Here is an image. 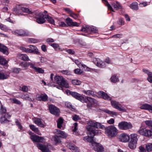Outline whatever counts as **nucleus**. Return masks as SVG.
Instances as JSON below:
<instances>
[{
  "label": "nucleus",
  "mask_w": 152,
  "mask_h": 152,
  "mask_svg": "<svg viewBox=\"0 0 152 152\" xmlns=\"http://www.w3.org/2000/svg\"><path fill=\"white\" fill-rule=\"evenodd\" d=\"M99 94L101 95L104 99L110 101L112 105L116 109L120 111L125 112L126 110L122 107L121 104L115 101H111L112 98L110 97L107 93L102 91H100L99 92Z\"/></svg>",
  "instance_id": "f257e3e1"
},
{
  "label": "nucleus",
  "mask_w": 152,
  "mask_h": 152,
  "mask_svg": "<svg viewBox=\"0 0 152 152\" xmlns=\"http://www.w3.org/2000/svg\"><path fill=\"white\" fill-rule=\"evenodd\" d=\"M150 129L141 127L138 131L139 134L146 137H150L152 136V120H146L143 122Z\"/></svg>",
  "instance_id": "f03ea898"
},
{
  "label": "nucleus",
  "mask_w": 152,
  "mask_h": 152,
  "mask_svg": "<svg viewBox=\"0 0 152 152\" xmlns=\"http://www.w3.org/2000/svg\"><path fill=\"white\" fill-rule=\"evenodd\" d=\"M130 136L126 133H123L121 134L118 137V139L119 141L124 142H128V147L130 149H133V137L132 134L130 135Z\"/></svg>",
  "instance_id": "7ed1b4c3"
},
{
  "label": "nucleus",
  "mask_w": 152,
  "mask_h": 152,
  "mask_svg": "<svg viewBox=\"0 0 152 152\" xmlns=\"http://www.w3.org/2000/svg\"><path fill=\"white\" fill-rule=\"evenodd\" d=\"M105 129V132L108 136L111 138L115 137L118 133V130L113 125L109 126Z\"/></svg>",
  "instance_id": "20e7f679"
},
{
  "label": "nucleus",
  "mask_w": 152,
  "mask_h": 152,
  "mask_svg": "<svg viewBox=\"0 0 152 152\" xmlns=\"http://www.w3.org/2000/svg\"><path fill=\"white\" fill-rule=\"evenodd\" d=\"M54 80L56 83L59 86H62L63 87L66 88H69L68 83L62 76H56L54 77Z\"/></svg>",
  "instance_id": "39448f33"
},
{
  "label": "nucleus",
  "mask_w": 152,
  "mask_h": 152,
  "mask_svg": "<svg viewBox=\"0 0 152 152\" xmlns=\"http://www.w3.org/2000/svg\"><path fill=\"white\" fill-rule=\"evenodd\" d=\"M66 92L68 95H71L75 99L83 102L84 99V97L83 95L80 94L76 92L71 91L68 90H67Z\"/></svg>",
  "instance_id": "423d86ee"
},
{
  "label": "nucleus",
  "mask_w": 152,
  "mask_h": 152,
  "mask_svg": "<svg viewBox=\"0 0 152 152\" xmlns=\"http://www.w3.org/2000/svg\"><path fill=\"white\" fill-rule=\"evenodd\" d=\"M46 14H44L43 13L39 12L37 14L35 17L36 21L40 24H42L46 22Z\"/></svg>",
  "instance_id": "0eeeda50"
},
{
  "label": "nucleus",
  "mask_w": 152,
  "mask_h": 152,
  "mask_svg": "<svg viewBox=\"0 0 152 152\" xmlns=\"http://www.w3.org/2000/svg\"><path fill=\"white\" fill-rule=\"evenodd\" d=\"M118 126L119 129L123 130H127L132 128V125L129 122L122 121L119 123Z\"/></svg>",
  "instance_id": "6e6552de"
},
{
  "label": "nucleus",
  "mask_w": 152,
  "mask_h": 152,
  "mask_svg": "<svg viewBox=\"0 0 152 152\" xmlns=\"http://www.w3.org/2000/svg\"><path fill=\"white\" fill-rule=\"evenodd\" d=\"M28 133L29 134L31 135L30 139L33 142L42 143L44 142L45 139L43 137L37 135H31L33 133L30 131L28 132Z\"/></svg>",
  "instance_id": "1a4fd4ad"
},
{
  "label": "nucleus",
  "mask_w": 152,
  "mask_h": 152,
  "mask_svg": "<svg viewBox=\"0 0 152 152\" xmlns=\"http://www.w3.org/2000/svg\"><path fill=\"white\" fill-rule=\"evenodd\" d=\"M50 113L55 115L58 116L59 115L60 110L58 108L53 104H50L49 107Z\"/></svg>",
  "instance_id": "9d476101"
},
{
  "label": "nucleus",
  "mask_w": 152,
  "mask_h": 152,
  "mask_svg": "<svg viewBox=\"0 0 152 152\" xmlns=\"http://www.w3.org/2000/svg\"><path fill=\"white\" fill-rule=\"evenodd\" d=\"M90 127H94L97 129H103L105 128V126L101 123L96 122L95 121H90L89 123Z\"/></svg>",
  "instance_id": "9b49d317"
},
{
  "label": "nucleus",
  "mask_w": 152,
  "mask_h": 152,
  "mask_svg": "<svg viewBox=\"0 0 152 152\" xmlns=\"http://www.w3.org/2000/svg\"><path fill=\"white\" fill-rule=\"evenodd\" d=\"M90 127H94L97 129H103L105 128V126L101 123L96 122L95 121H90L89 123Z\"/></svg>",
  "instance_id": "f8f14e48"
},
{
  "label": "nucleus",
  "mask_w": 152,
  "mask_h": 152,
  "mask_svg": "<svg viewBox=\"0 0 152 152\" xmlns=\"http://www.w3.org/2000/svg\"><path fill=\"white\" fill-rule=\"evenodd\" d=\"M93 61L94 64L99 67L104 68L106 66L105 62L102 61L99 58H94L93 59Z\"/></svg>",
  "instance_id": "ddd939ff"
},
{
  "label": "nucleus",
  "mask_w": 152,
  "mask_h": 152,
  "mask_svg": "<svg viewBox=\"0 0 152 152\" xmlns=\"http://www.w3.org/2000/svg\"><path fill=\"white\" fill-rule=\"evenodd\" d=\"M15 33L16 35L22 37L27 36L29 35L28 32L26 30L20 29L16 30Z\"/></svg>",
  "instance_id": "4468645a"
},
{
  "label": "nucleus",
  "mask_w": 152,
  "mask_h": 152,
  "mask_svg": "<svg viewBox=\"0 0 152 152\" xmlns=\"http://www.w3.org/2000/svg\"><path fill=\"white\" fill-rule=\"evenodd\" d=\"M48 96L45 93L40 95L37 94L36 96V99L39 101L47 102L48 100Z\"/></svg>",
  "instance_id": "2eb2a0df"
},
{
  "label": "nucleus",
  "mask_w": 152,
  "mask_h": 152,
  "mask_svg": "<svg viewBox=\"0 0 152 152\" xmlns=\"http://www.w3.org/2000/svg\"><path fill=\"white\" fill-rule=\"evenodd\" d=\"M94 149L97 152H102L104 151V148L102 145L99 143L94 142L93 144Z\"/></svg>",
  "instance_id": "dca6fc26"
},
{
  "label": "nucleus",
  "mask_w": 152,
  "mask_h": 152,
  "mask_svg": "<svg viewBox=\"0 0 152 152\" xmlns=\"http://www.w3.org/2000/svg\"><path fill=\"white\" fill-rule=\"evenodd\" d=\"M88 131V132L89 135L92 136L93 137L96 135L98 132V130H96L94 128L91 127H89L87 128Z\"/></svg>",
  "instance_id": "f3484780"
},
{
  "label": "nucleus",
  "mask_w": 152,
  "mask_h": 152,
  "mask_svg": "<svg viewBox=\"0 0 152 152\" xmlns=\"http://www.w3.org/2000/svg\"><path fill=\"white\" fill-rule=\"evenodd\" d=\"M88 102L94 105L96 104L97 102L96 99L91 97L87 96V97H84L83 103H87Z\"/></svg>",
  "instance_id": "a211bd4d"
},
{
  "label": "nucleus",
  "mask_w": 152,
  "mask_h": 152,
  "mask_svg": "<svg viewBox=\"0 0 152 152\" xmlns=\"http://www.w3.org/2000/svg\"><path fill=\"white\" fill-rule=\"evenodd\" d=\"M37 147L42 152H52L49 149L41 143L37 144Z\"/></svg>",
  "instance_id": "6ab92c4d"
},
{
  "label": "nucleus",
  "mask_w": 152,
  "mask_h": 152,
  "mask_svg": "<svg viewBox=\"0 0 152 152\" xmlns=\"http://www.w3.org/2000/svg\"><path fill=\"white\" fill-rule=\"evenodd\" d=\"M140 109L148 110L149 112L152 113V104H149L145 103L142 104L140 107Z\"/></svg>",
  "instance_id": "aec40b11"
},
{
  "label": "nucleus",
  "mask_w": 152,
  "mask_h": 152,
  "mask_svg": "<svg viewBox=\"0 0 152 152\" xmlns=\"http://www.w3.org/2000/svg\"><path fill=\"white\" fill-rule=\"evenodd\" d=\"M56 135L59 137L66 138L67 136V134L64 132L59 129H56Z\"/></svg>",
  "instance_id": "412c9836"
},
{
  "label": "nucleus",
  "mask_w": 152,
  "mask_h": 152,
  "mask_svg": "<svg viewBox=\"0 0 152 152\" xmlns=\"http://www.w3.org/2000/svg\"><path fill=\"white\" fill-rule=\"evenodd\" d=\"M0 51L7 55L9 54L8 48L5 46L0 43Z\"/></svg>",
  "instance_id": "4be33fe9"
},
{
  "label": "nucleus",
  "mask_w": 152,
  "mask_h": 152,
  "mask_svg": "<svg viewBox=\"0 0 152 152\" xmlns=\"http://www.w3.org/2000/svg\"><path fill=\"white\" fill-rule=\"evenodd\" d=\"M28 46L30 48V50H31L32 51H33V52H31V53L37 55H39L40 54V53L38 51V50L36 46L32 45H29Z\"/></svg>",
  "instance_id": "5701e85b"
},
{
  "label": "nucleus",
  "mask_w": 152,
  "mask_h": 152,
  "mask_svg": "<svg viewBox=\"0 0 152 152\" xmlns=\"http://www.w3.org/2000/svg\"><path fill=\"white\" fill-rule=\"evenodd\" d=\"M18 57L20 59L23 61H28L30 60L28 56L25 54H20Z\"/></svg>",
  "instance_id": "b1692460"
},
{
  "label": "nucleus",
  "mask_w": 152,
  "mask_h": 152,
  "mask_svg": "<svg viewBox=\"0 0 152 152\" xmlns=\"http://www.w3.org/2000/svg\"><path fill=\"white\" fill-rule=\"evenodd\" d=\"M111 4L112 7H113L114 9L116 10H117L118 9L121 8V6L118 1H116V3L114 2H113Z\"/></svg>",
  "instance_id": "393cba45"
},
{
  "label": "nucleus",
  "mask_w": 152,
  "mask_h": 152,
  "mask_svg": "<svg viewBox=\"0 0 152 152\" xmlns=\"http://www.w3.org/2000/svg\"><path fill=\"white\" fill-rule=\"evenodd\" d=\"M93 138V137L92 136H87L83 138V140L85 141L91 143L92 145L95 142L94 141Z\"/></svg>",
  "instance_id": "a878e982"
},
{
  "label": "nucleus",
  "mask_w": 152,
  "mask_h": 152,
  "mask_svg": "<svg viewBox=\"0 0 152 152\" xmlns=\"http://www.w3.org/2000/svg\"><path fill=\"white\" fill-rule=\"evenodd\" d=\"M9 77V75L0 71V80L6 79H7Z\"/></svg>",
  "instance_id": "bb28decb"
},
{
  "label": "nucleus",
  "mask_w": 152,
  "mask_h": 152,
  "mask_svg": "<svg viewBox=\"0 0 152 152\" xmlns=\"http://www.w3.org/2000/svg\"><path fill=\"white\" fill-rule=\"evenodd\" d=\"M20 9L24 12L29 14H32L33 12L27 8L21 7H19Z\"/></svg>",
  "instance_id": "cd10ccee"
},
{
  "label": "nucleus",
  "mask_w": 152,
  "mask_h": 152,
  "mask_svg": "<svg viewBox=\"0 0 152 152\" xmlns=\"http://www.w3.org/2000/svg\"><path fill=\"white\" fill-rule=\"evenodd\" d=\"M88 30L91 31L92 33L94 34H97L98 32V30L96 27L92 26H89L88 27H86Z\"/></svg>",
  "instance_id": "c85d7f7f"
},
{
  "label": "nucleus",
  "mask_w": 152,
  "mask_h": 152,
  "mask_svg": "<svg viewBox=\"0 0 152 152\" xmlns=\"http://www.w3.org/2000/svg\"><path fill=\"white\" fill-rule=\"evenodd\" d=\"M10 121L8 120L5 116H2L0 118V122L1 124H3L8 123Z\"/></svg>",
  "instance_id": "c756f323"
},
{
  "label": "nucleus",
  "mask_w": 152,
  "mask_h": 152,
  "mask_svg": "<svg viewBox=\"0 0 152 152\" xmlns=\"http://www.w3.org/2000/svg\"><path fill=\"white\" fill-rule=\"evenodd\" d=\"M46 18L48 22L50 24L54 25L55 24V21L53 18L49 16L48 15H46Z\"/></svg>",
  "instance_id": "7c9ffc66"
},
{
  "label": "nucleus",
  "mask_w": 152,
  "mask_h": 152,
  "mask_svg": "<svg viewBox=\"0 0 152 152\" xmlns=\"http://www.w3.org/2000/svg\"><path fill=\"white\" fill-rule=\"evenodd\" d=\"M34 123L39 126L42 127H44V124L42 123L40 119L37 118L34 121Z\"/></svg>",
  "instance_id": "2f4dec72"
},
{
  "label": "nucleus",
  "mask_w": 152,
  "mask_h": 152,
  "mask_svg": "<svg viewBox=\"0 0 152 152\" xmlns=\"http://www.w3.org/2000/svg\"><path fill=\"white\" fill-rule=\"evenodd\" d=\"M65 105L67 107L72 111L75 110L74 106L72 105L71 103L69 102H66Z\"/></svg>",
  "instance_id": "473e14b6"
},
{
  "label": "nucleus",
  "mask_w": 152,
  "mask_h": 152,
  "mask_svg": "<svg viewBox=\"0 0 152 152\" xmlns=\"http://www.w3.org/2000/svg\"><path fill=\"white\" fill-rule=\"evenodd\" d=\"M7 63L8 61L2 56H0V64L4 65L7 64Z\"/></svg>",
  "instance_id": "72a5a7b5"
},
{
  "label": "nucleus",
  "mask_w": 152,
  "mask_h": 152,
  "mask_svg": "<svg viewBox=\"0 0 152 152\" xmlns=\"http://www.w3.org/2000/svg\"><path fill=\"white\" fill-rule=\"evenodd\" d=\"M103 111L105 113L110 115H118L117 112H115L113 111H111L107 109H105Z\"/></svg>",
  "instance_id": "f704fd0d"
},
{
  "label": "nucleus",
  "mask_w": 152,
  "mask_h": 152,
  "mask_svg": "<svg viewBox=\"0 0 152 152\" xmlns=\"http://www.w3.org/2000/svg\"><path fill=\"white\" fill-rule=\"evenodd\" d=\"M63 123V119L61 118H60L58 120L57 123V127L59 129H61L62 127V124Z\"/></svg>",
  "instance_id": "c9c22d12"
},
{
  "label": "nucleus",
  "mask_w": 152,
  "mask_h": 152,
  "mask_svg": "<svg viewBox=\"0 0 152 152\" xmlns=\"http://www.w3.org/2000/svg\"><path fill=\"white\" fill-rule=\"evenodd\" d=\"M110 80L113 83H116L119 80L118 77L115 75H113L110 78Z\"/></svg>",
  "instance_id": "e433bc0d"
},
{
  "label": "nucleus",
  "mask_w": 152,
  "mask_h": 152,
  "mask_svg": "<svg viewBox=\"0 0 152 152\" xmlns=\"http://www.w3.org/2000/svg\"><path fill=\"white\" fill-rule=\"evenodd\" d=\"M7 111V109L3 105L1 104L0 107V114H2L5 113Z\"/></svg>",
  "instance_id": "4c0bfd02"
},
{
  "label": "nucleus",
  "mask_w": 152,
  "mask_h": 152,
  "mask_svg": "<svg viewBox=\"0 0 152 152\" xmlns=\"http://www.w3.org/2000/svg\"><path fill=\"white\" fill-rule=\"evenodd\" d=\"M29 127L30 129L36 133H38L39 132V130L38 128L36 127L34 125H30Z\"/></svg>",
  "instance_id": "58836bf2"
},
{
  "label": "nucleus",
  "mask_w": 152,
  "mask_h": 152,
  "mask_svg": "<svg viewBox=\"0 0 152 152\" xmlns=\"http://www.w3.org/2000/svg\"><path fill=\"white\" fill-rule=\"evenodd\" d=\"M27 41L29 43H36L39 42V40L32 38L28 39Z\"/></svg>",
  "instance_id": "ea45409f"
},
{
  "label": "nucleus",
  "mask_w": 152,
  "mask_h": 152,
  "mask_svg": "<svg viewBox=\"0 0 152 152\" xmlns=\"http://www.w3.org/2000/svg\"><path fill=\"white\" fill-rule=\"evenodd\" d=\"M146 149L148 152L152 151V143H148L146 145Z\"/></svg>",
  "instance_id": "a19ab883"
},
{
  "label": "nucleus",
  "mask_w": 152,
  "mask_h": 152,
  "mask_svg": "<svg viewBox=\"0 0 152 152\" xmlns=\"http://www.w3.org/2000/svg\"><path fill=\"white\" fill-rule=\"evenodd\" d=\"M102 1H104L106 3V6L107 7V8L108 10H109L110 11L115 12L113 9L112 7L111 6V5L109 4L108 1L106 0H102Z\"/></svg>",
  "instance_id": "79ce46f5"
},
{
  "label": "nucleus",
  "mask_w": 152,
  "mask_h": 152,
  "mask_svg": "<svg viewBox=\"0 0 152 152\" xmlns=\"http://www.w3.org/2000/svg\"><path fill=\"white\" fill-rule=\"evenodd\" d=\"M66 24L67 26H71L72 24V23L73 22H72V20L69 18H68L66 19Z\"/></svg>",
  "instance_id": "37998d69"
},
{
  "label": "nucleus",
  "mask_w": 152,
  "mask_h": 152,
  "mask_svg": "<svg viewBox=\"0 0 152 152\" xmlns=\"http://www.w3.org/2000/svg\"><path fill=\"white\" fill-rule=\"evenodd\" d=\"M15 124L16 125L18 126L19 129L22 130L23 129V127L21 125L18 119H15Z\"/></svg>",
  "instance_id": "c03bdc74"
},
{
  "label": "nucleus",
  "mask_w": 152,
  "mask_h": 152,
  "mask_svg": "<svg viewBox=\"0 0 152 152\" xmlns=\"http://www.w3.org/2000/svg\"><path fill=\"white\" fill-rule=\"evenodd\" d=\"M49 45L53 48L55 51H58V48L59 47V45L57 43H50Z\"/></svg>",
  "instance_id": "a18cd8bd"
},
{
  "label": "nucleus",
  "mask_w": 152,
  "mask_h": 152,
  "mask_svg": "<svg viewBox=\"0 0 152 152\" xmlns=\"http://www.w3.org/2000/svg\"><path fill=\"white\" fill-rule=\"evenodd\" d=\"M69 148L70 149L73 151H76L77 149V147L72 143H69Z\"/></svg>",
  "instance_id": "49530a36"
},
{
  "label": "nucleus",
  "mask_w": 152,
  "mask_h": 152,
  "mask_svg": "<svg viewBox=\"0 0 152 152\" xmlns=\"http://www.w3.org/2000/svg\"><path fill=\"white\" fill-rule=\"evenodd\" d=\"M35 71L36 72L41 74H43L44 72V71L42 68L39 67H36L35 68Z\"/></svg>",
  "instance_id": "de8ad7c7"
},
{
  "label": "nucleus",
  "mask_w": 152,
  "mask_h": 152,
  "mask_svg": "<svg viewBox=\"0 0 152 152\" xmlns=\"http://www.w3.org/2000/svg\"><path fill=\"white\" fill-rule=\"evenodd\" d=\"M21 70V69L19 68H14L12 69V72L16 74H18L20 73Z\"/></svg>",
  "instance_id": "09e8293b"
},
{
  "label": "nucleus",
  "mask_w": 152,
  "mask_h": 152,
  "mask_svg": "<svg viewBox=\"0 0 152 152\" xmlns=\"http://www.w3.org/2000/svg\"><path fill=\"white\" fill-rule=\"evenodd\" d=\"M82 92L83 93L87 95L90 96L92 94H93V91L91 90H88L87 91L83 90Z\"/></svg>",
  "instance_id": "8fccbe9b"
},
{
  "label": "nucleus",
  "mask_w": 152,
  "mask_h": 152,
  "mask_svg": "<svg viewBox=\"0 0 152 152\" xmlns=\"http://www.w3.org/2000/svg\"><path fill=\"white\" fill-rule=\"evenodd\" d=\"M22 50L23 52L26 53H31V52H33V51H32L30 49L24 47H23Z\"/></svg>",
  "instance_id": "3c124183"
},
{
  "label": "nucleus",
  "mask_w": 152,
  "mask_h": 152,
  "mask_svg": "<svg viewBox=\"0 0 152 152\" xmlns=\"http://www.w3.org/2000/svg\"><path fill=\"white\" fill-rule=\"evenodd\" d=\"M118 24L121 25H123L125 24V22L123 18H120L118 22Z\"/></svg>",
  "instance_id": "603ef678"
},
{
  "label": "nucleus",
  "mask_w": 152,
  "mask_h": 152,
  "mask_svg": "<svg viewBox=\"0 0 152 152\" xmlns=\"http://www.w3.org/2000/svg\"><path fill=\"white\" fill-rule=\"evenodd\" d=\"M0 28L2 30L6 31L8 30L7 26L2 24H1L0 26Z\"/></svg>",
  "instance_id": "864d4df0"
},
{
  "label": "nucleus",
  "mask_w": 152,
  "mask_h": 152,
  "mask_svg": "<svg viewBox=\"0 0 152 152\" xmlns=\"http://www.w3.org/2000/svg\"><path fill=\"white\" fill-rule=\"evenodd\" d=\"M142 71L144 72L147 74L148 76L151 75H152V72L149 71L146 69L145 68L143 69Z\"/></svg>",
  "instance_id": "5fc2aeb1"
},
{
  "label": "nucleus",
  "mask_w": 152,
  "mask_h": 152,
  "mask_svg": "<svg viewBox=\"0 0 152 152\" xmlns=\"http://www.w3.org/2000/svg\"><path fill=\"white\" fill-rule=\"evenodd\" d=\"M72 82L74 85H79L81 83V81L78 80H73L72 81Z\"/></svg>",
  "instance_id": "6e6d98bb"
},
{
  "label": "nucleus",
  "mask_w": 152,
  "mask_h": 152,
  "mask_svg": "<svg viewBox=\"0 0 152 152\" xmlns=\"http://www.w3.org/2000/svg\"><path fill=\"white\" fill-rule=\"evenodd\" d=\"M61 72L65 75H70L71 74V72L67 70H62L61 71Z\"/></svg>",
  "instance_id": "4d7b16f0"
},
{
  "label": "nucleus",
  "mask_w": 152,
  "mask_h": 152,
  "mask_svg": "<svg viewBox=\"0 0 152 152\" xmlns=\"http://www.w3.org/2000/svg\"><path fill=\"white\" fill-rule=\"evenodd\" d=\"M20 9H18L17 8H14L13 10V11L15 12L16 14L20 15H22V14L20 12L19 10Z\"/></svg>",
  "instance_id": "13d9d810"
},
{
  "label": "nucleus",
  "mask_w": 152,
  "mask_h": 152,
  "mask_svg": "<svg viewBox=\"0 0 152 152\" xmlns=\"http://www.w3.org/2000/svg\"><path fill=\"white\" fill-rule=\"evenodd\" d=\"M72 119L75 121H76L78 120H80V118L78 115H74L72 116Z\"/></svg>",
  "instance_id": "bf43d9fd"
},
{
  "label": "nucleus",
  "mask_w": 152,
  "mask_h": 152,
  "mask_svg": "<svg viewBox=\"0 0 152 152\" xmlns=\"http://www.w3.org/2000/svg\"><path fill=\"white\" fill-rule=\"evenodd\" d=\"M74 72L77 74L78 75H80L81 74L82 72L81 71L80 69L77 68L76 69H75L74 70Z\"/></svg>",
  "instance_id": "052dcab7"
},
{
  "label": "nucleus",
  "mask_w": 152,
  "mask_h": 152,
  "mask_svg": "<svg viewBox=\"0 0 152 152\" xmlns=\"http://www.w3.org/2000/svg\"><path fill=\"white\" fill-rule=\"evenodd\" d=\"M13 103L14 104H21V102L17 99L15 98H14L12 99Z\"/></svg>",
  "instance_id": "680f3d73"
},
{
  "label": "nucleus",
  "mask_w": 152,
  "mask_h": 152,
  "mask_svg": "<svg viewBox=\"0 0 152 152\" xmlns=\"http://www.w3.org/2000/svg\"><path fill=\"white\" fill-rule=\"evenodd\" d=\"M59 137H58L57 135L54 138V140L55 141L56 143V144H57L59 142H60L61 141L60 140V139L59 138Z\"/></svg>",
  "instance_id": "e2e57ef3"
},
{
  "label": "nucleus",
  "mask_w": 152,
  "mask_h": 152,
  "mask_svg": "<svg viewBox=\"0 0 152 152\" xmlns=\"http://www.w3.org/2000/svg\"><path fill=\"white\" fill-rule=\"evenodd\" d=\"M138 9V3L136 2H134V10H137Z\"/></svg>",
  "instance_id": "0e129e2a"
},
{
  "label": "nucleus",
  "mask_w": 152,
  "mask_h": 152,
  "mask_svg": "<svg viewBox=\"0 0 152 152\" xmlns=\"http://www.w3.org/2000/svg\"><path fill=\"white\" fill-rule=\"evenodd\" d=\"M21 91L24 92H27L28 91V88L26 86H23L22 87Z\"/></svg>",
  "instance_id": "69168bd1"
},
{
  "label": "nucleus",
  "mask_w": 152,
  "mask_h": 152,
  "mask_svg": "<svg viewBox=\"0 0 152 152\" xmlns=\"http://www.w3.org/2000/svg\"><path fill=\"white\" fill-rule=\"evenodd\" d=\"M66 52L68 53L71 54L73 55L75 53V52L74 50H72L71 49H68L66 50Z\"/></svg>",
  "instance_id": "338daca9"
},
{
  "label": "nucleus",
  "mask_w": 152,
  "mask_h": 152,
  "mask_svg": "<svg viewBox=\"0 0 152 152\" xmlns=\"http://www.w3.org/2000/svg\"><path fill=\"white\" fill-rule=\"evenodd\" d=\"M137 136V134H134V144L137 143L138 140Z\"/></svg>",
  "instance_id": "774afa93"
}]
</instances>
